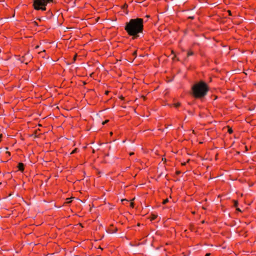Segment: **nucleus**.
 Instances as JSON below:
<instances>
[{"instance_id":"12","label":"nucleus","mask_w":256,"mask_h":256,"mask_svg":"<svg viewBox=\"0 0 256 256\" xmlns=\"http://www.w3.org/2000/svg\"><path fill=\"white\" fill-rule=\"evenodd\" d=\"M78 148H75L71 152H70V154H75L78 151Z\"/></svg>"},{"instance_id":"4","label":"nucleus","mask_w":256,"mask_h":256,"mask_svg":"<svg viewBox=\"0 0 256 256\" xmlns=\"http://www.w3.org/2000/svg\"><path fill=\"white\" fill-rule=\"evenodd\" d=\"M117 230V228L114 226L113 224H110L106 230L107 232L110 234H113L116 232Z\"/></svg>"},{"instance_id":"9","label":"nucleus","mask_w":256,"mask_h":256,"mask_svg":"<svg viewBox=\"0 0 256 256\" xmlns=\"http://www.w3.org/2000/svg\"><path fill=\"white\" fill-rule=\"evenodd\" d=\"M238 204V200H234V207L236 208Z\"/></svg>"},{"instance_id":"3","label":"nucleus","mask_w":256,"mask_h":256,"mask_svg":"<svg viewBox=\"0 0 256 256\" xmlns=\"http://www.w3.org/2000/svg\"><path fill=\"white\" fill-rule=\"evenodd\" d=\"M53 2L54 0H34L32 6L36 10L45 11L47 4Z\"/></svg>"},{"instance_id":"17","label":"nucleus","mask_w":256,"mask_h":256,"mask_svg":"<svg viewBox=\"0 0 256 256\" xmlns=\"http://www.w3.org/2000/svg\"><path fill=\"white\" fill-rule=\"evenodd\" d=\"M119 98H120L121 100H124V98L122 96H120Z\"/></svg>"},{"instance_id":"14","label":"nucleus","mask_w":256,"mask_h":256,"mask_svg":"<svg viewBox=\"0 0 256 256\" xmlns=\"http://www.w3.org/2000/svg\"><path fill=\"white\" fill-rule=\"evenodd\" d=\"M108 122H109V120H104V122H102V125H104V124H107Z\"/></svg>"},{"instance_id":"22","label":"nucleus","mask_w":256,"mask_h":256,"mask_svg":"<svg viewBox=\"0 0 256 256\" xmlns=\"http://www.w3.org/2000/svg\"><path fill=\"white\" fill-rule=\"evenodd\" d=\"M186 164V162L182 163V165L184 166Z\"/></svg>"},{"instance_id":"7","label":"nucleus","mask_w":256,"mask_h":256,"mask_svg":"<svg viewBox=\"0 0 256 256\" xmlns=\"http://www.w3.org/2000/svg\"><path fill=\"white\" fill-rule=\"evenodd\" d=\"M193 54H194V52L191 50H190L188 51V52H187V56L188 57L192 56Z\"/></svg>"},{"instance_id":"26","label":"nucleus","mask_w":256,"mask_h":256,"mask_svg":"<svg viewBox=\"0 0 256 256\" xmlns=\"http://www.w3.org/2000/svg\"><path fill=\"white\" fill-rule=\"evenodd\" d=\"M110 135H112V132H111L110 133Z\"/></svg>"},{"instance_id":"20","label":"nucleus","mask_w":256,"mask_h":256,"mask_svg":"<svg viewBox=\"0 0 256 256\" xmlns=\"http://www.w3.org/2000/svg\"><path fill=\"white\" fill-rule=\"evenodd\" d=\"M236 210H238V211L241 212V210H240L239 208H236Z\"/></svg>"},{"instance_id":"13","label":"nucleus","mask_w":256,"mask_h":256,"mask_svg":"<svg viewBox=\"0 0 256 256\" xmlns=\"http://www.w3.org/2000/svg\"><path fill=\"white\" fill-rule=\"evenodd\" d=\"M180 104L179 102H177L174 104V106L176 108H178L180 106Z\"/></svg>"},{"instance_id":"2","label":"nucleus","mask_w":256,"mask_h":256,"mask_svg":"<svg viewBox=\"0 0 256 256\" xmlns=\"http://www.w3.org/2000/svg\"><path fill=\"white\" fill-rule=\"evenodd\" d=\"M209 90L208 84L203 80H200L196 83L192 88L193 96L198 99L204 98L207 94Z\"/></svg>"},{"instance_id":"11","label":"nucleus","mask_w":256,"mask_h":256,"mask_svg":"<svg viewBox=\"0 0 256 256\" xmlns=\"http://www.w3.org/2000/svg\"><path fill=\"white\" fill-rule=\"evenodd\" d=\"M168 198H166L165 200H164L162 202V204H166V203H168Z\"/></svg>"},{"instance_id":"16","label":"nucleus","mask_w":256,"mask_h":256,"mask_svg":"<svg viewBox=\"0 0 256 256\" xmlns=\"http://www.w3.org/2000/svg\"><path fill=\"white\" fill-rule=\"evenodd\" d=\"M228 13L229 16H232V12L230 10H228Z\"/></svg>"},{"instance_id":"18","label":"nucleus","mask_w":256,"mask_h":256,"mask_svg":"<svg viewBox=\"0 0 256 256\" xmlns=\"http://www.w3.org/2000/svg\"><path fill=\"white\" fill-rule=\"evenodd\" d=\"M180 174V171H176V174L177 175H178V174Z\"/></svg>"},{"instance_id":"8","label":"nucleus","mask_w":256,"mask_h":256,"mask_svg":"<svg viewBox=\"0 0 256 256\" xmlns=\"http://www.w3.org/2000/svg\"><path fill=\"white\" fill-rule=\"evenodd\" d=\"M133 200H134V199L132 200L131 202H130V207L131 208H134V204L133 202Z\"/></svg>"},{"instance_id":"5","label":"nucleus","mask_w":256,"mask_h":256,"mask_svg":"<svg viewBox=\"0 0 256 256\" xmlns=\"http://www.w3.org/2000/svg\"><path fill=\"white\" fill-rule=\"evenodd\" d=\"M18 168L20 171L22 172L24 169V165L22 162H19L18 166Z\"/></svg>"},{"instance_id":"24","label":"nucleus","mask_w":256,"mask_h":256,"mask_svg":"<svg viewBox=\"0 0 256 256\" xmlns=\"http://www.w3.org/2000/svg\"><path fill=\"white\" fill-rule=\"evenodd\" d=\"M6 153H8V154L9 155H10V152H7Z\"/></svg>"},{"instance_id":"1","label":"nucleus","mask_w":256,"mask_h":256,"mask_svg":"<svg viewBox=\"0 0 256 256\" xmlns=\"http://www.w3.org/2000/svg\"><path fill=\"white\" fill-rule=\"evenodd\" d=\"M144 20L137 18H132L126 23L124 30L129 36H132V40H136L140 36V34L144 30Z\"/></svg>"},{"instance_id":"25","label":"nucleus","mask_w":256,"mask_h":256,"mask_svg":"<svg viewBox=\"0 0 256 256\" xmlns=\"http://www.w3.org/2000/svg\"><path fill=\"white\" fill-rule=\"evenodd\" d=\"M189 18H191V19H194V17H191V16H190V17Z\"/></svg>"},{"instance_id":"27","label":"nucleus","mask_w":256,"mask_h":256,"mask_svg":"<svg viewBox=\"0 0 256 256\" xmlns=\"http://www.w3.org/2000/svg\"><path fill=\"white\" fill-rule=\"evenodd\" d=\"M38 47V46H36V48H37Z\"/></svg>"},{"instance_id":"6","label":"nucleus","mask_w":256,"mask_h":256,"mask_svg":"<svg viewBox=\"0 0 256 256\" xmlns=\"http://www.w3.org/2000/svg\"><path fill=\"white\" fill-rule=\"evenodd\" d=\"M157 217H158L157 214H150V218L151 221H152V220H155L157 218Z\"/></svg>"},{"instance_id":"21","label":"nucleus","mask_w":256,"mask_h":256,"mask_svg":"<svg viewBox=\"0 0 256 256\" xmlns=\"http://www.w3.org/2000/svg\"><path fill=\"white\" fill-rule=\"evenodd\" d=\"M205 256H210V254H206Z\"/></svg>"},{"instance_id":"15","label":"nucleus","mask_w":256,"mask_h":256,"mask_svg":"<svg viewBox=\"0 0 256 256\" xmlns=\"http://www.w3.org/2000/svg\"><path fill=\"white\" fill-rule=\"evenodd\" d=\"M132 55H133V56H135V57H136V51H134V52L132 53Z\"/></svg>"},{"instance_id":"10","label":"nucleus","mask_w":256,"mask_h":256,"mask_svg":"<svg viewBox=\"0 0 256 256\" xmlns=\"http://www.w3.org/2000/svg\"><path fill=\"white\" fill-rule=\"evenodd\" d=\"M228 132L229 134H231L232 133L233 130L232 128L228 127Z\"/></svg>"},{"instance_id":"23","label":"nucleus","mask_w":256,"mask_h":256,"mask_svg":"<svg viewBox=\"0 0 256 256\" xmlns=\"http://www.w3.org/2000/svg\"><path fill=\"white\" fill-rule=\"evenodd\" d=\"M126 7H128V6H127L126 4H124V8H126Z\"/></svg>"},{"instance_id":"19","label":"nucleus","mask_w":256,"mask_h":256,"mask_svg":"<svg viewBox=\"0 0 256 256\" xmlns=\"http://www.w3.org/2000/svg\"><path fill=\"white\" fill-rule=\"evenodd\" d=\"M133 154H134V152H132L130 153V156H132Z\"/></svg>"}]
</instances>
